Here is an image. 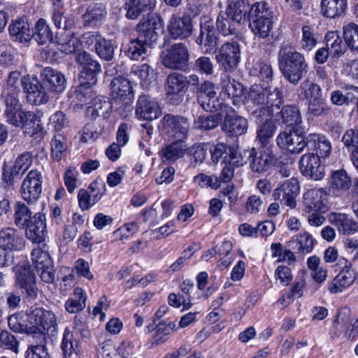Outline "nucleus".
<instances>
[{
    "label": "nucleus",
    "mask_w": 358,
    "mask_h": 358,
    "mask_svg": "<svg viewBox=\"0 0 358 358\" xmlns=\"http://www.w3.org/2000/svg\"><path fill=\"white\" fill-rule=\"evenodd\" d=\"M280 70L284 78L296 85L308 71L304 56L289 44H282L278 52Z\"/></svg>",
    "instance_id": "1"
},
{
    "label": "nucleus",
    "mask_w": 358,
    "mask_h": 358,
    "mask_svg": "<svg viewBox=\"0 0 358 358\" xmlns=\"http://www.w3.org/2000/svg\"><path fill=\"white\" fill-rule=\"evenodd\" d=\"M273 12L266 2H256L250 8L248 21L255 36L268 38L273 29Z\"/></svg>",
    "instance_id": "2"
},
{
    "label": "nucleus",
    "mask_w": 358,
    "mask_h": 358,
    "mask_svg": "<svg viewBox=\"0 0 358 358\" xmlns=\"http://www.w3.org/2000/svg\"><path fill=\"white\" fill-rule=\"evenodd\" d=\"M28 331L32 334H40L43 340L45 334L51 328L57 326V319L54 313L42 308H36L27 314Z\"/></svg>",
    "instance_id": "3"
},
{
    "label": "nucleus",
    "mask_w": 358,
    "mask_h": 358,
    "mask_svg": "<svg viewBox=\"0 0 358 358\" xmlns=\"http://www.w3.org/2000/svg\"><path fill=\"white\" fill-rule=\"evenodd\" d=\"M190 124L188 120L180 115L166 114L160 120L159 130L169 138L185 140Z\"/></svg>",
    "instance_id": "4"
},
{
    "label": "nucleus",
    "mask_w": 358,
    "mask_h": 358,
    "mask_svg": "<svg viewBox=\"0 0 358 358\" xmlns=\"http://www.w3.org/2000/svg\"><path fill=\"white\" fill-rule=\"evenodd\" d=\"M241 46L236 41L223 43L215 55V60L225 73L234 72L241 62Z\"/></svg>",
    "instance_id": "5"
},
{
    "label": "nucleus",
    "mask_w": 358,
    "mask_h": 358,
    "mask_svg": "<svg viewBox=\"0 0 358 358\" xmlns=\"http://www.w3.org/2000/svg\"><path fill=\"white\" fill-rule=\"evenodd\" d=\"M189 50L183 43L173 44L164 50L160 55L162 64L167 69L182 70L188 64Z\"/></svg>",
    "instance_id": "6"
},
{
    "label": "nucleus",
    "mask_w": 358,
    "mask_h": 358,
    "mask_svg": "<svg viewBox=\"0 0 358 358\" xmlns=\"http://www.w3.org/2000/svg\"><path fill=\"white\" fill-rule=\"evenodd\" d=\"M43 177L36 169L31 170L24 178L20 194L22 199L29 205H33L38 201L42 193Z\"/></svg>",
    "instance_id": "7"
},
{
    "label": "nucleus",
    "mask_w": 358,
    "mask_h": 358,
    "mask_svg": "<svg viewBox=\"0 0 358 358\" xmlns=\"http://www.w3.org/2000/svg\"><path fill=\"white\" fill-rule=\"evenodd\" d=\"M4 115L7 123L15 127L21 128L26 134H29V129L41 122L39 112L24 111L22 108L14 110H5Z\"/></svg>",
    "instance_id": "8"
},
{
    "label": "nucleus",
    "mask_w": 358,
    "mask_h": 358,
    "mask_svg": "<svg viewBox=\"0 0 358 358\" xmlns=\"http://www.w3.org/2000/svg\"><path fill=\"white\" fill-rule=\"evenodd\" d=\"M31 256L32 264L41 280L46 283L52 282L55 273L52 261L48 252L44 248L36 247L33 249Z\"/></svg>",
    "instance_id": "9"
},
{
    "label": "nucleus",
    "mask_w": 358,
    "mask_h": 358,
    "mask_svg": "<svg viewBox=\"0 0 358 358\" xmlns=\"http://www.w3.org/2000/svg\"><path fill=\"white\" fill-rule=\"evenodd\" d=\"M163 28L164 22L161 16L157 13H149L136 25V30L140 38L152 44L158 38V31Z\"/></svg>",
    "instance_id": "10"
},
{
    "label": "nucleus",
    "mask_w": 358,
    "mask_h": 358,
    "mask_svg": "<svg viewBox=\"0 0 358 358\" xmlns=\"http://www.w3.org/2000/svg\"><path fill=\"white\" fill-rule=\"evenodd\" d=\"M299 129H292L280 132L276 138L278 145L292 153H299L307 146V137Z\"/></svg>",
    "instance_id": "11"
},
{
    "label": "nucleus",
    "mask_w": 358,
    "mask_h": 358,
    "mask_svg": "<svg viewBox=\"0 0 358 358\" xmlns=\"http://www.w3.org/2000/svg\"><path fill=\"white\" fill-rule=\"evenodd\" d=\"M210 152L214 163H218L221 160L224 164H229L236 166H243L245 163L237 149L224 143H217L210 149Z\"/></svg>",
    "instance_id": "12"
},
{
    "label": "nucleus",
    "mask_w": 358,
    "mask_h": 358,
    "mask_svg": "<svg viewBox=\"0 0 358 358\" xmlns=\"http://www.w3.org/2000/svg\"><path fill=\"white\" fill-rule=\"evenodd\" d=\"M105 190V183L99 180L92 182L87 189H80L77 196L80 208L83 210L90 209L101 200Z\"/></svg>",
    "instance_id": "13"
},
{
    "label": "nucleus",
    "mask_w": 358,
    "mask_h": 358,
    "mask_svg": "<svg viewBox=\"0 0 358 358\" xmlns=\"http://www.w3.org/2000/svg\"><path fill=\"white\" fill-rule=\"evenodd\" d=\"M300 186L298 180L292 178L284 181L278 187L275 188L273 193L275 200H280L284 204L290 208L296 206V197L299 193Z\"/></svg>",
    "instance_id": "14"
},
{
    "label": "nucleus",
    "mask_w": 358,
    "mask_h": 358,
    "mask_svg": "<svg viewBox=\"0 0 358 358\" xmlns=\"http://www.w3.org/2000/svg\"><path fill=\"white\" fill-rule=\"evenodd\" d=\"M327 192L323 188H314L306 191L303 195V211L306 213L324 211Z\"/></svg>",
    "instance_id": "15"
},
{
    "label": "nucleus",
    "mask_w": 358,
    "mask_h": 358,
    "mask_svg": "<svg viewBox=\"0 0 358 358\" xmlns=\"http://www.w3.org/2000/svg\"><path fill=\"white\" fill-rule=\"evenodd\" d=\"M320 158L315 154L303 155L299 161L301 173L315 180L322 179L324 176V166L321 164Z\"/></svg>",
    "instance_id": "16"
},
{
    "label": "nucleus",
    "mask_w": 358,
    "mask_h": 358,
    "mask_svg": "<svg viewBox=\"0 0 358 358\" xmlns=\"http://www.w3.org/2000/svg\"><path fill=\"white\" fill-rule=\"evenodd\" d=\"M162 113L158 102L147 95L139 96L136 106V116L138 120H153Z\"/></svg>",
    "instance_id": "17"
},
{
    "label": "nucleus",
    "mask_w": 358,
    "mask_h": 358,
    "mask_svg": "<svg viewBox=\"0 0 358 358\" xmlns=\"http://www.w3.org/2000/svg\"><path fill=\"white\" fill-rule=\"evenodd\" d=\"M226 108V115L222 130L231 136H239L245 134L248 128V122L245 117L236 115L235 110L230 106Z\"/></svg>",
    "instance_id": "18"
},
{
    "label": "nucleus",
    "mask_w": 358,
    "mask_h": 358,
    "mask_svg": "<svg viewBox=\"0 0 358 358\" xmlns=\"http://www.w3.org/2000/svg\"><path fill=\"white\" fill-rule=\"evenodd\" d=\"M21 83L29 101L35 105H41L48 101L49 96L48 92L44 85L43 84L40 85L38 80H31L29 78L23 77L21 79Z\"/></svg>",
    "instance_id": "19"
},
{
    "label": "nucleus",
    "mask_w": 358,
    "mask_h": 358,
    "mask_svg": "<svg viewBox=\"0 0 358 358\" xmlns=\"http://www.w3.org/2000/svg\"><path fill=\"white\" fill-rule=\"evenodd\" d=\"M27 238L34 243H41L45 241L46 234L45 216L41 213H36L24 227Z\"/></svg>",
    "instance_id": "20"
},
{
    "label": "nucleus",
    "mask_w": 358,
    "mask_h": 358,
    "mask_svg": "<svg viewBox=\"0 0 358 358\" xmlns=\"http://www.w3.org/2000/svg\"><path fill=\"white\" fill-rule=\"evenodd\" d=\"M329 190L334 196H342L347 193L352 186V180L343 169L331 172L329 180Z\"/></svg>",
    "instance_id": "21"
},
{
    "label": "nucleus",
    "mask_w": 358,
    "mask_h": 358,
    "mask_svg": "<svg viewBox=\"0 0 358 358\" xmlns=\"http://www.w3.org/2000/svg\"><path fill=\"white\" fill-rule=\"evenodd\" d=\"M25 241L20 232L10 227L0 230V246L6 250L18 251L25 246Z\"/></svg>",
    "instance_id": "22"
},
{
    "label": "nucleus",
    "mask_w": 358,
    "mask_h": 358,
    "mask_svg": "<svg viewBox=\"0 0 358 358\" xmlns=\"http://www.w3.org/2000/svg\"><path fill=\"white\" fill-rule=\"evenodd\" d=\"M41 78L43 85L48 90L61 93L66 87L64 76L51 67H45L42 70Z\"/></svg>",
    "instance_id": "23"
},
{
    "label": "nucleus",
    "mask_w": 358,
    "mask_h": 358,
    "mask_svg": "<svg viewBox=\"0 0 358 358\" xmlns=\"http://www.w3.org/2000/svg\"><path fill=\"white\" fill-rule=\"evenodd\" d=\"M51 20L57 29L69 30L75 28V16L66 12L63 3H52Z\"/></svg>",
    "instance_id": "24"
},
{
    "label": "nucleus",
    "mask_w": 358,
    "mask_h": 358,
    "mask_svg": "<svg viewBox=\"0 0 358 358\" xmlns=\"http://www.w3.org/2000/svg\"><path fill=\"white\" fill-rule=\"evenodd\" d=\"M196 43L202 48L204 53H211L217 49V37L213 29V23L208 21L201 24L200 34Z\"/></svg>",
    "instance_id": "25"
},
{
    "label": "nucleus",
    "mask_w": 358,
    "mask_h": 358,
    "mask_svg": "<svg viewBox=\"0 0 358 358\" xmlns=\"http://www.w3.org/2000/svg\"><path fill=\"white\" fill-rule=\"evenodd\" d=\"M31 155L25 152L15 159L14 165L10 171L3 170V178L9 185H13L15 178H20L31 166Z\"/></svg>",
    "instance_id": "26"
},
{
    "label": "nucleus",
    "mask_w": 358,
    "mask_h": 358,
    "mask_svg": "<svg viewBox=\"0 0 358 358\" xmlns=\"http://www.w3.org/2000/svg\"><path fill=\"white\" fill-rule=\"evenodd\" d=\"M107 8L103 3H92L90 4L83 15L85 27H93L101 24L107 16Z\"/></svg>",
    "instance_id": "27"
},
{
    "label": "nucleus",
    "mask_w": 358,
    "mask_h": 358,
    "mask_svg": "<svg viewBox=\"0 0 358 358\" xmlns=\"http://www.w3.org/2000/svg\"><path fill=\"white\" fill-rule=\"evenodd\" d=\"M15 284L18 288L25 291H35L41 289L37 286L36 276L28 265H17L15 267Z\"/></svg>",
    "instance_id": "28"
},
{
    "label": "nucleus",
    "mask_w": 358,
    "mask_h": 358,
    "mask_svg": "<svg viewBox=\"0 0 358 358\" xmlns=\"http://www.w3.org/2000/svg\"><path fill=\"white\" fill-rule=\"evenodd\" d=\"M192 25L188 16L172 17L168 26V31L173 39H185L192 34Z\"/></svg>",
    "instance_id": "29"
},
{
    "label": "nucleus",
    "mask_w": 358,
    "mask_h": 358,
    "mask_svg": "<svg viewBox=\"0 0 358 358\" xmlns=\"http://www.w3.org/2000/svg\"><path fill=\"white\" fill-rule=\"evenodd\" d=\"M266 99H268V104L266 106H261L253 110L252 115L255 117H271L274 112V108L279 109L282 103V93L278 88H275L273 91L267 88Z\"/></svg>",
    "instance_id": "30"
},
{
    "label": "nucleus",
    "mask_w": 358,
    "mask_h": 358,
    "mask_svg": "<svg viewBox=\"0 0 358 358\" xmlns=\"http://www.w3.org/2000/svg\"><path fill=\"white\" fill-rule=\"evenodd\" d=\"M329 221L341 234L351 235L358 231V222L347 214L331 213L329 215Z\"/></svg>",
    "instance_id": "31"
},
{
    "label": "nucleus",
    "mask_w": 358,
    "mask_h": 358,
    "mask_svg": "<svg viewBox=\"0 0 358 358\" xmlns=\"http://www.w3.org/2000/svg\"><path fill=\"white\" fill-rule=\"evenodd\" d=\"M249 3L246 0H228L225 15L238 24L248 20Z\"/></svg>",
    "instance_id": "32"
},
{
    "label": "nucleus",
    "mask_w": 358,
    "mask_h": 358,
    "mask_svg": "<svg viewBox=\"0 0 358 358\" xmlns=\"http://www.w3.org/2000/svg\"><path fill=\"white\" fill-rule=\"evenodd\" d=\"M251 159L250 166L254 172L264 173L268 170L273 162V156L267 149L262 148L256 151L255 148L250 152Z\"/></svg>",
    "instance_id": "33"
},
{
    "label": "nucleus",
    "mask_w": 358,
    "mask_h": 358,
    "mask_svg": "<svg viewBox=\"0 0 358 358\" xmlns=\"http://www.w3.org/2000/svg\"><path fill=\"white\" fill-rule=\"evenodd\" d=\"M110 94L115 99H127L131 101L134 98L132 86L129 80L123 77H117L112 80L110 85Z\"/></svg>",
    "instance_id": "34"
},
{
    "label": "nucleus",
    "mask_w": 358,
    "mask_h": 358,
    "mask_svg": "<svg viewBox=\"0 0 358 358\" xmlns=\"http://www.w3.org/2000/svg\"><path fill=\"white\" fill-rule=\"evenodd\" d=\"M307 143L308 148L315 151V155L320 157H327L331 152L330 141L322 134H310L307 136Z\"/></svg>",
    "instance_id": "35"
},
{
    "label": "nucleus",
    "mask_w": 358,
    "mask_h": 358,
    "mask_svg": "<svg viewBox=\"0 0 358 358\" xmlns=\"http://www.w3.org/2000/svg\"><path fill=\"white\" fill-rule=\"evenodd\" d=\"M156 0H127L125 9L128 19L136 20L143 13L150 11L155 7Z\"/></svg>",
    "instance_id": "36"
},
{
    "label": "nucleus",
    "mask_w": 358,
    "mask_h": 358,
    "mask_svg": "<svg viewBox=\"0 0 358 358\" xmlns=\"http://www.w3.org/2000/svg\"><path fill=\"white\" fill-rule=\"evenodd\" d=\"M338 264L343 266L342 270L334 278L333 284L335 288H348L355 281V276L350 270L351 263L345 258L338 259Z\"/></svg>",
    "instance_id": "37"
},
{
    "label": "nucleus",
    "mask_w": 358,
    "mask_h": 358,
    "mask_svg": "<svg viewBox=\"0 0 358 358\" xmlns=\"http://www.w3.org/2000/svg\"><path fill=\"white\" fill-rule=\"evenodd\" d=\"M184 141L175 140L161 150L159 155L164 162H175L185 155L187 146Z\"/></svg>",
    "instance_id": "38"
},
{
    "label": "nucleus",
    "mask_w": 358,
    "mask_h": 358,
    "mask_svg": "<svg viewBox=\"0 0 358 358\" xmlns=\"http://www.w3.org/2000/svg\"><path fill=\"white\" fill-rule=\"evenodd\" d=\"M9 33L15 41L20 43L29 41L32 38V31L28 22L20 18L13 21L9 26Z\"/></svg>",
    "instance_id": "39"
},
{
    "label": "nucleus",
    "mask_w": 358,
    "mask_h": 358,
    "mask_svg": "<svg viewBox=\"0 0 358 358\" xmlns=\"http://www.w3.org/2000/svg\"><path fill=\"white\" fill-rule=\"evenodd\" d=\"M113 103L104 96H97L93 99L87 107V114L92 118L102 117L107 118L111 113Z\"/></svg>",
    "instance_id": "40"
},
{
    "label": "nucleus",
    "mask_w": 358,
    "mask_h": 358,
    "mask_svg": "<svg viewBox=\"0 0 358 358\" xmlns=\"http://www.w3.org/2000/svg\"><path fill=\"white\" fill-rule=\"evenodd\" d=\"M187 89V79L185 75L173 72L166 77L165 90L167 94H180L185 92Z\"/></svg>",
    "instance_id": "41"
},
{
    "label": "nucleus",
    "mask_w": 358,
    "mask_h": 358,
    "mask_svg": "<svg viewBox=\"0 0 358 358\" xmlns=\"http://www.w3.org/2000/svg\"><path fill=\"white\" fill-rule=\"evenodd\" d=\"M315 243V238L307 231L296 234L289 241V245L301 255L310 253L313 250Z\"/></svg>",
    "instance_id": "42"
},
{
    "label": "nucleus",
    "mask_w": 358,
    "mask_h": 358,
    "mask_svg": "<svg viewBox=\"0 0 358 358\" xmlns=\"http://www.w3.org/2000/svg\"><path fill=\"white\" fill-rule=\"evenodd\" d=\"M64 358H80L78 342L73 338V333L66 328L61 343Z\"/></svg>",
    "instance_id": "43"
},
{
    "label": "nucleus",
    "mask_w": 358,
    "mask_h": 358,
    "mask_svg": "<svg viewBox=\"0 0 358 358\" xmlns=\"http://www.w3.org/2000/svg\"><path fill=\"white\" fill-rule=\"evenodd\" d=\"M347 8V0H322L321 11L324 16L334 18L342 15Z\"/></svg>",
    "instance_id": "44"
},
{
    "label": "nucleus",
    "mask_w": 358,
    "mask_h": 358,
    "mask_svg": "<svg viewBox=\"0 0 358 358\" xmlns=\"http://www.w3.org/2000/svg\"><path fill=\"white\" fill-rule=\"evenodd\" d=\"M29 204L23 201H17L14 206V223L20 228L24 229L26 225L32 220L33 212Z\"/></svg>",
    "instance_id": "45"
},
{
    "label": "nucleus",
    "mask_w": 358,
    "mask_h": 358,
    "mask_svg": "<svg viewBox=\"0 0 358 358\" xmlns=\"http://www.w3.org/2000/svg\"><path fill=\"white\" fill-rule=\"evenodd\" d=\"M326 47L330 52V56L339 57L345 52V46L337 31H328L325 36Z\"/></svg>",
    "instance_id": "46"
},
{
    "label": "nucleus",
    "mask_w": 358,
    "mask_h": 358,
    "mask_svg": "<svg viewBox=\"0 0 358 358\" xmlns=\"http://www.w3.org/2000/svg\"><path fill=\"white\" fill-rule=\"evenodd\" d=\"M32 37L38 44H45L53 39V34L50 25L43 18H40L36 23L34 31H32Z\"/></svg>",
    "instance_id": "47"
},
{
    "label": "nucleus",
    "mask_w": 358,
    "mask_h": 358,
    "mask_svg": "<svg viewBox=\"0 0 358 358\" xmlns=\"http://www.w3.org/2000/svg\"><path fill=\"white\" fill-rule=\"evenodd\" d=\"M64 33H58L56 36L58 49L65 54H71L76 50L77 41L74 39L73 29L63 30Z\"/></svg>",
    "instance_id": "48"
},
{
    "label": "nucleus",
    "mask_w": 358,
    "mask_h": 358,
    "mask_svg": "<svg viewBox=\"0 0 358 358\" xmlns=\"http://www.w3.org/2000/svg\"><path fill=\"white\" fill-rule=\"evenodd\" d=\"M152 45L150 43H145L143 38H140L138 36L136 39L129 41L126 51L127 56L133 60L143 59L147 53V47Z\"/></svg>",
    "instance_id": "49"
},
{
    "label": "nucleus",
    "mask_w": 358,
    "mask_h": 358,
    "mask_svg": "<svg viewBox=\"0 0 358 358\" xmlns=\"http://www.w3.org/2000/svg\"><path fill=\"white\" fill-rule=\"evenodd\" d=\"M350 308L343 307L341 308L336 314V317L334 321L332 331L333 333L338 336L344 333L348 324L353 321Z\"/></svg>",
    "instance_id": "50"
},
{
    "label": "nucleus",
    "mask_w": 358,
    "mask_h": 358,
    "mask_svg": "<svg viewBox=\"0 0 358 358\" xmlns=\"http://www.w3.org/2000/svg\"><path fill=\"white\" fill-rule=\"evenodd\" d=\"M99 73L87 71L86 69L82 70L79 75L80 88L78 91L77 98L83 103H86L87 98L83 90H88V88L96 83V76Z\"/></svg>",
    "instance_id": "51"
},
{
    "label": "nucleus",
    "mask_w": 358,
    "mask_h": 358,
    "mask_svg": "<svg viewBox=\"0 0 358 358\" xmlns=\"http://www.w3.org/2000/svg\"><path fill=\"white\" fill-rule=\"evenodd\" d=\"M221 87L222 90L231 97H240L243 94V86L232 78L229 74L221 75Z\"/></svg>",
    "instance_id": "52"
},
{
    "label": "nucleus",
    "mask_w": 358,
    "mask_h": 358,
    "mask_svg": "<svg viewBox=\"0 0 358 358\" xmlns=\"http://www.w3.org/2000/svg\"><path fill=\"white\" fill-rule=\"evenodd\" d=\"M298 96L301 100L310 101L322 96V89L320 86L309 79L304 80L299 85L298 89Z\"/></svg>",
    "instance_id": "53"
},
{
    "label": "nucleus",
    "mask_w": 358,
    "mask_h": 358,
    "mask_svg": "<svg viewBox=\"0 0 358 358\" xmlns=\"http://www.w3.org/2000/svg\"><path fill=\"white\" fill-rule=\"evenodd\" d=\"M132 73L139 78L141 84L145 88L149 87L150 85L156 79V73L154 69L146 63L134 66L132 69Z\"/></svg>",
    "instance_id": "54"
},
{
    "label": "nucleus",
    "mask_w": 358,
    "mask_h": 358,
    "mask_svg": "<svg viewBox=\"0 0 358 358\" xmlns=\"http://www.w3.org/2000/svg\"><path fill=\"white\" fill-rule=\"evenodd\" d=\"M282 122L289 127H299L302 117L299 108L294 105H287L280 112Z\"/></svg>",
    "instance_id": "55"
},
{
    "label": "nucleus",
    "mask_w": 358,
    "mask_h": 358,
    "mask_svg": "<svg viewBox=\"0 0 358 358\" xmlns=\"http://www.w3.org/2000/svg\"><path fill=\"white\" fill-rule=\"evenodd\" d=\"M343 37L346 45L358 52V24L349 22L343 27Z\"/></svg>",
    "instance_id": "56"
},
{
    "label": "nucleus",
    "mask_w": 358,
    "mask_h": 358,
    "mask_svg": "<svg viewBox=\"0 0 358 358\" xmlns=\"http://www.w3.org/2000/svg\"><path fill=\"white\" fill-rule=\"evenodd\" d=\"M267 87L261 85L255 84L251 86L248 94V101H251L259 108L261 106H266L268 104L266 99Z\"/></svg>",
    "instance_id": "57"
},
{
    "label": "nucleus",
    "mask_w": 358,
    "mask_h": 358,
    "mask_svg": "<svg viewBox=\"0 0 358 358\" xmlns=\"http://www.w3.org/2000/svg\"><path fill=\"white\" fill-rule=\"evenodd\" d=\"M197 101L203 110L209 112H215L219 110L225 112L226 108L224 106H228L223 104L222 101L218 98L217 94L209 96L203 95L201 98H198Z\"/></svg>",
    "instance_id": "58"
},
{
    "label": "nucleus",
    "mask_w": 358,
    "mask_h": 358,
    "mask_svg": "<svg viewBox=\"0 0 358 358\" xmlns=\"http://www.w3.org/2000/svg\"><path fill=\"white\" fill-rule=\"evenodd\" d=\"M308 111L314 117L324 116L329 113L330 107L322 95L309 101Z\"/></svg>",
    "instance_id": "59"
},
{
    "label": "nucleus",
    "mask_w": 358,
    "mask_h": 358,
    "mask_svg": "<svg viewBox=\"0 0 358 358\" xmlns=\"http://www.w3.org/2000/svg\"><path fill=\"white\" fill-rule=\"evenodd\" d=\"M67 149L66 138L59 134L55 135L51 142V154L56 161H60Z\"/></svg>",
    "instance_id": "60"
},
{
    "label": "nucleus",
    "mask_w": 358,
    "mask_h": 358,
    "mask_svg": "<svg viewBox=\"0 0 358 358\" xmlns=\"http://www.w3.org/2000/svg\"><path fill=\"white\" fill-rule=\"evenodd\" d=\"M266 121L262 124L257 131V140L263 145L266 146L273 138L276 127L273 122L265 117Z\"/></svg>",
    "instance_id": "61"
},
{
    "label": "nucleus",
    "mask_w": 358,
    "mask_h": 358,
    "mask_svg": "<svg viewBox=\"0 0 358 358\" xmlns=\"http://www.w3.org/2000/svg\"><path fill=\"white\" fill-rule=\"evenodd\" d=\"M76 61L83 66V69L98 73L101 71V64L93 59L91 55L85 51H80L77 53Z\"/></svg>",
    "instance_id": "62"
},
{
    "label": "nucleus",
    "mask_w": 358,
    "mask_h": 358,
    "mask_svg": "<svg viewBox=\"0 0 358 358\" xmlns=\"http://www.w3.org/2000/svg\"><path fill=\"white\" fill-rule=\"evenodd\" d=\"M87 295L85 292H75L73 296L66 301L65 308L70 313L82 310L85 307Z\"/></svg>",
    "instance_id": "63"
},
{
    "label": "nucleus",
    "mask_w": 358,
    "mask_h": 358,
    "mask_svg": "<svg viewBox=\"0 0 358 358\" xmlns=\"http://www.w3.org/2000/svg\"><path fill=\"white\" fill-rule=\"evenodd\" d=\"M99 57L106 61H110L114 57V45L110 40L102 37L94 49Z\"/></svg>",
    "instance_id": "64"
}]
</instances>
